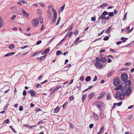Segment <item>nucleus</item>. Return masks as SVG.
<instances>
[{
  "label": "nucleus",
  "instance_id": "f257e3e1",
  "mask_svg": "<svg viewBox=\"0 0 134 134\" xmlns=\"http://www.w3.org/2000/svg\"><path fill=\"white\" fill-rule=\"evenodd\" d=\"M94 104L96 105L98 108H99L102 110V108L103 106V104L102 102L99 101H97L94 102Z\"/></svg>",
  "mask_w": 134,
  "mask_h": 134
},
{
  "label": "nucleus",
  "instance_id": "f03ea898",
  "mask_svg": "<svg viewBox=\"0 0 134 134\" xmlns=\"http://www.w3.org/2000/svg\"><path fill=\"white\" fill-rule=\"evenodd\" d=\"M121 80L123 82H125L127 80L128 76L126 73H123L121 74Z\"/></svg>",
  "mask_w": 134,
  "mask_h": 134
},
{
  "label": "nucleus",
  "instance_id": "7ed1b4c3",
  "mask_svg": "<svg viewBox=\"0 0 134 134\" xmlns=\"http://www.w3.org/2000/svg\"><path fill=\"white\" fill-rule=\"evenodd\" d=\"M120 81L118 77L115 78L113 81V83L115 86H118L120 84Z\"/></svg>",
  "mask_w": 134,
  "mask_h": 134
},
{
  "label": "nucleus",
  "instance_id": "20e7f679",
  "mask_svg": "<svg viewBox=\"0 0 134 134\" xmlns=\"http://www.w3.org/2000/svg\"><path fill=\"white\" fill-rule=\"evenodd\" d=\"M95 65L97 69H100L102 67V64L99 62H96L95 63Z\"/></svg>",
  "mask_w": 134,
  "mask_h": 134
},
{
  "label": "nucleus",
  "instance_id": "39448f33",
  "mask_svg": "<svg viewBox=\"0 0 134 134\" xmlns=\"http://www.w3.org/2000/svg\"><path fill=\"white\" fill-rule=\"evenodd\" d=\"M27 93L31 94V97H34L36 96V93L33 90H29L27 91Z\"/></svg>",
  "mask_w": 134,
  "mask_h": 134
},
{
  "label": "nucleus",
  "instance_id": "423d86ee",
  "mask_svg": "<svg viewBox=\"0 0 134 134\" xmlns=\"http://www.w3.org/2000/svg\"><path fill=\"white\" fill-rule=\"evenodd\" d=\"M38 23V21H37L36 19H34L32 21V24L33 25L34 27H36L37 26Z\"/></svg>",
  "mask_w": 134,
  "mask_h": 134
},
{
  "label": "nucleus",
  "instance_id": "0eeeda50",
  "mask_svg": "<svg viewBox=\"0 0 134 134\" xmlns=\"http://www.w3.org/2000/svg\"><path fill=\"white\" fill-rule=\"evenodd\" d=\"M106 92H101V93L99 94V96L97 98V99L99 100L100 99L104 96L106 94Z\"/></svg>",
  "mask_w": 134,
  "mask_h": 134
},
{
  "label": "nucleus",
  "instance_id": "6e6552de",
  "mask_svg": "<svg viewBox=\"0 0 134 134\" xmlns=\"http://www.w3.org/2000/svg\"><path fill=\"white\" fill-rule=\"evenodd\" d=\"M125 95V94L123 92L120 93L119 94V99L121 100H122L124 98Z\"/></svg>",
  "mask_w": 134,
  "mask_h": 134
},
{
  "label": "nucleus",
  "instance_id": "1a4fd4ad",
  "mask_svg": "<svg viewBox=\"0 0 134 134\" xmlns=\"http://www.w3.org/2000/svg\"><path fill=\"white\" fill-rule=\"evenodd\" d=\"M95 95V93L93 92H91L88 95V97L89 99H91Z\"/></svg>",
  "mask_w": 134,
  "mask_h": 134
},
{
  "label": "nucleus",
  "instance_id": "9d476101",
  "mask_svg": "<svg viewBox=\"0 0 134 134\" xmlns=\"http://www.w3.org/2000/svg\"><path fill=\"white\" fill-rule=\"evenodd\" d=\"M52 10L53 13V17L54 18H57V12L56 10L54 9L53 8H52Z\"/></svg>",
  "mask_w": 134,
  "mask_h": 134
},
{
  "label": "nucleus",
  "instance_id": "9b49d317",
  "mask_svg": "<svg viewBox=\"0 0 134 134\" xmlns=\"http://www.w3.org/2000/svg\"><path fill=\"white\" fill-rule=\"evenodd\" d=\"M15 53V52H12L11 53H7L4 55V57H8L11 55H13Z\"/></svg>",
  "mask_w": 134,
  "mask_h": 134
},
{
  "label": "nucleus",
  "instance_id": "f8f14e48",
  "mask_svg": "<svg viewBox=\"0 0 134 134\" xmlns=\"http://www.w3.org/2000/svg\"><path fill=\"white\" fill-rule=\"evenodd\" d=\"M100 61L102 62L106 63L107 62L106 59L104 57H101Z\"/></svg>",
  "mask_w": 134,
  "mask_h": 134
},
{
  "label": "nucleus",
  "instance_id": "ddd939ff",
  "mask_svg": "<svg viewBox=\"0 0 134 134\" xmlns=\"http://www.w3.org/2000/svg\"><path fill=\"white\" fill-rule=\"evenodd\" d=\"M22 12L23 14L25 15L26 17L27 18H28L29 14L26 12V11L25 10L23 9L22 10Z\"/></svg>",
  "mask_w": 134,
  "mask_h": 134
},
{
  "label": "nucleus",
  "instance_id": "4468645a",
  "mask_svg": "<svg viewBox=\"0 0 134 134\" xmlns=\"http://www.w3.org/2000/svg\"><path fill=\"white\" fill-rule=\"evenodd\" d=\"M108 5V4L107 3H104L100 5L99 8H102L103 7H105L106 6H107Z\"/></svg>",
  "mask_w": 134,
  "mask_h": 134
},
{
  "label": "nucleus",
  "instance_id": "2eb2a0df",
  "mask_svg": "<svg viewBox=\"0 0 134 134\" xmlns=\"http://www.w3.org/2000/svg\"><path fill=\"white\" fill-rule=\"evenodd\" d=\"M105 17L102 14H101V15H100L98 18V20H103L104 19H105Z\"/></svg>",
  "mask_w": 134,
  "mask_h": 134
},
{
  "label": "nucleus",
  "instance_id": "dca6fc26",
  "mask_svg": "<svg viewBox=\"0 0 134 134\" xmlns=\"http://www.w3.org/2000/svg\"><path fill=\"white\" fill-rule=\"evenodd\" d=\"M125 84L126 85L129 86L131 83V82L130 80H126L125 81Z\"/></svg>",
  "mask_w": 134,
  "mask_h": 134
},
{
  "label": "nucleus",
  "instance_id": "f3484780",
  "mask_svg": "<svg viewBox=\"0 0 134 134\" xmlns=\"http://www.w3.org/2000/svg\"><path fill=\"white\" fill-rule=\"evenodd\" d=\"M61 86L60 85H59L57 86L55 88H54V90L52 91L53 92H55L57 90H58L59 88H61Z\"/></svg>",
  "mask_w": 134,
  "mask_h": 134
},
{
  "label": "nucleus",
  "instance_id": "a211bd4d",
  "mask_svg": "<svg viewBox=\"0 0 134 134\" xmlns=\"http://www.w3.org/2000/svg\"><path fill=\"white\" fill-rule=\"evenodd\" d=\"M46 55H44L43 56H42L41 57H38V58H37V59L38 60H42V59H44L45 58H46Z\"/></svg>",
  "mask_w": 134,
  "mask_h": 134
},
{
  "label": "nucleus",
  "instance_id": "6ab92c4d",
  "mask_svg": "<svg viewBox=\"0 0 134 134\" xmlns=\"http://www.w3.org/2000/svg\"><path fill=\"white\" fill-rule=\"evenodd\" d=\"M93 116L95 120H97L98 119V116L94 112H93Z\"/></svg>",
  "mask_w": 134,
  "mask_h": 134
},
{
  "label": "nucleus",
  "instance_id": "aec40b11",
  "mask_svg": "<svg viewBox=\"0 0 134 134\" xmlns=\"http://www.w3.org/2000/svg\"><path fill=\"white\" fill-rule=\"evenodd\" d=\"M56 19L57 18H54L53 17H52V19L51 22V24L52 25L54 24L56 21Z\"/></svg>",
  "mask_w": 134,
  "mask_h": 134
},
{
  "label": "nucleus",
  "instance_id": "412c9836",
  "mask_svg": "<svg viewBox=\"0 0 134 134\" xmlns=\"http://www.w3.org/2000/svg\"><path fill=\"white\" fill-rule=\"evenodd\" d=\"M111 29V27L110 26L106 31L105 32L107 34L109 33L110 32V30Z\"/></svg>",
  "mask_w": 134,
  "mask_h": 134
},
{
  "label": "nucleus",
  "instance_id": "4be33fe9",
  "mask_svg": "<svg viewBox=\"0 0 134 134\" xmlns=\"http://www.w3.org/2000/svg\"><path fill=\"white\" fill-rule=\"evenodd\" d=\"M127 39V38H125L123 37H122L121 38V40H122V43L125 42Z\"/></svg>",
  "mask_w": 134,
  "mask_h": 134
},
{
  "label": "nucleus",
  "instance_id": "5701e85b",
  "mask_svg": "<svg viewBox=\"0 0 134 134\" xmlns=\"http://www.w3.org/2000/svg\"><path fill=\"white\" fill-rule=\"evenodd\" d=\"M127 90H126L124 93L125 96H129L130 95V93L128 92Z\"/></svg>",
  "mask_w": 134,
  "mask_h": 134
},
{
  "label": "nucleus",
  "instance_id": "b1692460",
  "mask_svg": "<svg viewBox=\"0 0 134 134\" xmlns=\"http://www.w3.org/2000/svg\"><path fill=\"white\" fill-rule=\"evenodd\" d=\"M122 87V86L121 85H119L118 86L115 88V90H118L121 88Z\"/></svg>",
  "mask_w": 134,
  "mask_h": 134
},
{
  "label": "nucleus",
  "instance_id": "393cba45",
  "mask_svg": "<svg viewBox=\"0 0 134 134\" xmlns=\"http://www.w3.org/2000/svg\"><path fill=\"white\" fill-rule=\"evenodd\" d=\"M91 80V77L90 76H87L85 79V80L86 82H88Z\"/></svg>",
  "mask_w": 134,
  "mask_h": 134
},
{
  "label": "nucleus",
  "instance_id": "a878e982",
  "mask_svg": "<svg viewBox=\"0 0 134 134\" xmlns=\"http://www.w3.org/2000/svg\"><path fill=\"white\" fill-rule=\"evenodd\" d=\"M114 13L113 12H110L108 13V15L109 17H111L114 15Z\"/></svg>",
  "mask_w": 134,
  "mask_h": 134
},
{
  "label": "nucleus",
  "instance_id": "bb28decb",
  "mask_svg": "<svg viewBox=\"0 0 134 134\" xmlns=\"http://www.w3.org/2000/svg\"><path fill=\"white\" fill-rule=\"evenodd\" d=\"M48 13V16L49 18L50 19H51L52 18V14L50 10H48L47 11Z\"/></svg>",
  "mask_w": 134,
  "mask_h": 134
},
{
  "label": "nucleus",
  "instance_id": "cd10ccee",
  "mask_svg": "<svg viewBox=\"0 0 134 134\" xmlns=\"http://www.w3.org/2000/svg\"><path fill=\"white\" fill-rule=\"evenodd\" d=\"M41 52V51H39V52H36L35 53H33L31 55V56H34L36 54L38 55V54L40 53Z\"/></svg>",
  "mask_w": 134,
  "mask_h": 134
},
{
  "label": "nucleus",
  "instance_id": "c85d7f7f",
  "mask_svg": "<svg viewBox=\"0 0 134 134\" xmlns=\"http://www.w3.org/2000/svg\"><path fill=\"white\" fill-rule=\"evenodd\" d=\"M87 95V94H85L83 95L82 97V101L83 102H84V101L85 100V98L86 97V96Z\"/></svg>",
  "mask_w": 134,
  "mask_h": 134
},
{
  "label": "nucleus",
  "instance_id": "c756f323",
  "mask_svg": "<svg viewBox=\"0 0 134 134\" xmlns=\"http://www.w3.org/2000/svg\"><path fill=\"white\" fill-rule=\"evenodd\" d=\"M59 110L60 109L57 107L54 109V111L55 112H54L56 113H57L59 111Z\"/></svg>",
  "mask_w": 134,
  "mask_h": 134
},
{
  "label": "nucleus",
  "instance_id": "7c9ffc66",
  "mask_svg": "<svg viewBox=\"0 0 134 134\" xmlns=\"http://www.w3.org/2000/svg\"><path fill=\"white\" fill-rule=\"evenodd\" d=\"M102 15L104 16H105V15L108 14V12L106 11H104V12H103L102 13Z\"/></svg>",
  "mask_w": 134,
  "mask_h": 134
},
{
  "label": "nucleus",
  "instance_id": "2f4dec72",
  "mask_svg": "<svg viewBox=\"0 0 134 134\" xmlns=\"http://www.w3.org/2000/svg\"><path fill=\"white\" fill-rule=\"evenodd\" d=\"M50 50L49 48H47L45 49L44 52V54H45L46 53H47Z\"/></svg>",
  "mask_w": 134,
  "mask_h": 134
},
{
  "label": "nucleus",
  "instance_id": "473e14b6",
  "mask_svg": "<svg viewBox=\"0 0 134 134\" xmlns=\"http://www.w3.org/2000/svg\"><path fill=\"white\" fill-rule=\"evenodd\" d=\"M100 116L102 118L104 119L105 117V116L103 113L101 112L100 113Z\"/></svg>",
  "mask_w": 134,
  "mask_h": 134
},
{
  "label": "nucleus",
  "instance_id": "72a5a7b5",
  "mask_svg": "<svg viewBox=\"0 0 134 134\" xmlns=\"http://www.w3.org/2000/svg\"><path fill=\"white\" fill-rule=\"evenodd\" d=\"M15 46L13 44H11L9 46V48L10 49H12Z\"/></svg>",
  "mask_w": 134,
  "mask_h": 134
},
{
  "label": "nucleus",
  "instance_id": "f704fd0d",
  "mask_svg": "<svg viewBox=\"0 0 134 134\" xmlns=\"http://www.w3.org/2000/svg\"><path fill=\"white\" fill-rule=\"evenodd\" d=\"M114 72V71L113 70L112 71L109 73L108 74L107 77H110L113 74Z\"/></svg>",
  "mask_w": 134,
  "mask_h": 134
},
{
  "label": "nucleus",
  "instance_id": "c9c22d12",
  "mask_svg": "<svg viewBox=\"0 0 134 134\" xmlns=\"http://www.w3.org/2000/svg\"><path fill=\"white\" fill-rule=\"evenodd\" d=\"M39 19L40 22L41 23H43V19L41 16H39Z\"/></svg>",
  "mask_w": 134,
  "mask_h": 134
},
{
  "label": "nucleus",
  "instance_id": "e433bc0d",
  "mask_svg": "<svg viewBox=\"0 0 134 134\" xmlns=\"http://www.w3.org/2000/svg\"><path fill=\"white\" fill-rule=\"evenodd\" d=\"M62 52L61 51L58 50L57 51L56 54L57 55H58L62 54Z\"/></svg>",
  "mask_w": 134,
  "mask_h": 134
},
{
  "label": "nucleus",
  "instance_id": "4c0bfd02",
  "mask_svg": "<svg viewBox=\"0 0 134 134\" xmlns=\"http://www.w3.org/2000/svg\"><path fill=\"white\" fill-rule=\"evenodd\" d=\"M127 15V13H126L125 14L124 16V18L123 19V21H124L126 20L127 19V17H126V16Z\"/></svg>",
  "mask_w": 134,
  "mask_h": 134
},
{
  "label": "nucleus",
  "instance_id": "58836bf2",
  "mask_svg": "<svg viewBox=\"0 0 134 134\" xmlns=\"http://www.w3.org/2000/svg\"><path fill=\"white\" fill-rule=\"evenodd\" d=\"M116 104V105H117L118 106H120L122 104V101H120V102L118 103H115Z\"/></svg>",
  "mask_w": 134,
  "mask_h": 134
},
{
  "label": "nucleus",
  "instance_id": "ea45409f",
  "mask_svg": "<svg viewBox=\"0 0 134 134\" xmlns=\"http://www.w3.org/2000/svg\"><path fill=\"white\" fill-rule=\"evenodd\" d=\"M110 95L109 94H108L107 95V98L106 99L107 100H110L111 99L110 98H111V97L110 96Z\"/></svg>",
  "mask_w": 134,
  "mask_h": 134
},
{
  "label": "nucleus",
  "instance_id": "a19ab883",
  "mask_svg": "<svg viewBox=\"0 0 134 134\" xmlns=\"http://www.w3.org/2000/svg\"><path fill=\"white\" fill-rule=\"evenodd\" d=\"M126 90H128L127 91L129 93H131V88L130 86H129Z\"/></svg>",
  "mask_w": 134,
  "mask_h": 134
},
{
  "label": "nucleus",
  "instance_id": "79ce46f5",
  "mask_svg": "<svg viewBox=\"0 0 134 134\" xmlns=\"http://www.w3.org/2000/svg\"><path fill=\"white\" fill-rule=\"evenodd\" d=\"M68 104V103L67 102H66L64 104H63V105L62 106V107L64 109L65 108L66 106Z\"/></svg>",
  "mask_w": 134,
  "mask_h": 134
},
{
  "label": "nucleus",
  "instance_id": "37998d69",
  "mask_svg": "<svg viewBox=\"0 0 134 134\" xmlns=\"http://www.w3.org/2000/svg\"><path fill=\"white\" fill-rule=\"evenodd\" d=\"M74 96H72L69 97L70 101H71L72 100H74Z\"/></svg>",
  "mask_w": 134,
  "mask_h": 134
},
{
  "label": "nucleus",
  "instance_id": "c03bdc74",
  "mask_svg": "<svg viewBox=\"0 0 134 134\" xmlns=\"http://www.w3.org/2000/svg\"><path fill=\"white\" fill-rule=\"evenodd\" d=\"M3 20L1 19H0V27H2L3 25Z\"/></svg>",
  "mask_w": 134,
  "mask_h": 134
},
{
  "label": "nucleus",
  "instance_id": "a18cd8bd",
  "mask_svg": "<svg viewBox=\"0 0 134 134\" xmlns=\"http://www.w3.org/2000/svg\"><path fill=\"white\" fill-rule=\"evenodd\" d=\"M60 19H61V17H60L59 18L57 22V23L55 25H58L59 24L60 22Z\"/></svg>",
  "mask_w": 134,
  "mask_h": 134
},
{
  "label": "nucleus",
  "instance_id": "49530a36",
  "mask_svg": "<svg viewBox=\"0 0 134 134\" xmlns=\"http://www.w3.org/2000/svg\"><path fill=\"white\" fill-rule=\"evenodd\" d=\"M127 87V86H126L124 87H121V88L120 89V90L121 91H124L125 89L126 88V87Z\"/></svg>",
  "mask_w": 134,
  "mask_h": 134
},
{
  "label": "nucleus",
  "instance_id": "de8ad7c7",
  "mask_svg": "<svg viewBox=\"0 0 134 134\" xmlns=\"http://www.w3.org/2000/svg\"><path fill=\"white\" fill-rule=\"evenodd\" d=\"M9 127L11 128V129L12 130L13 132H14L15 133H16L17 132L15 130V129L13 128V127H12V126H9Z\"/></svg>",
  "mask_w": 134,
  "mask_h": 134
},
{
  "label": "nucleus",
  "instance_id": "09e8293b",
  "mask_svg": "<svg viewBox=\"0 0 134 134\" xmlns=\"http://www.w3.org/2000/svg\"><path fill=\"white\" fill-rule=\"evenodd\" d=\"M124 65L125 66H129L131 65V63L130 62H129V63L126 62L125 63Z\"/></svg>",
  "mask_w": 134,
  "mask_h": 134
},
{
  "label": "nucleus",
  "instance_id": "8fccbe9b",
  "mask_svg": "<svg viewBox=\"0 0 134 134\" xmlns=\"http://www.w3.org/2000/svg\"><path fill=\"white\" fill-rule=\"evenodd\" d=\"M27 94V92L25 90H24L23 91V96H25Z\"/></svg>",
  "mask_w": 134,
  "mask_h": 134
},
{
  "label": "nucleus",
  "instance_id": "3c124183",
  "mask_svg": "<svg viewBox=\"0 0 134 134\" xmlns=\"http://www.w3.org/2000/svg\"><path fill=\"white\" fill-rule=\"evenodd\" d=\"M80 79L81 81H83L84 80V78L83 77V76H82L80 77Z\"/></svg>",
  "mask_w": 134,
  "mask_h": 134
},
{
  "label": "nucleus",
  "instance_id": "603ef678",
  "mask_svg": "<svg viewBox=\"0 0 134 134\" xmlns=\"http://www.w3.org/2000/svg\"><path fill=\"white\" fill-rule=\"evenodd\" d=\"M109 39V37L108 36H107L106 37L103 38V40L104 41H107Z\"/></svg>",
  "mask_w": 134,
  "mask_h": 134
},
{
  "label": "nucleus",
  "instance_id": "864d4df0",
  "mask_svg": "<svg viewBox=\"0 0 134 134\" xmlns=\"http://www.w3.org/2000/svg\"><path fill=\"white\" fill-rule=\"evenodd\" d=\"M80 38L78 37L76 39L75 42L73 43V44H74L75 43H76L79 40Z\"/></svg>",
  "mask_w": 134,
  "mask_h": 134
},
{
  "label": "nucleus",
  "instance_id": "5fc2aeb1",
  "mask_svg": "<svg viewBox=\"0 0 134 134\" xmlns=\"http://www.w3.org/2000/svg\"><path fill=\"white\" fill-rule=\"evenodd\" d=\"M91 20L93 21H95L96 20V18L95 17H92L91 18Z\"/></svg>",
  "mask_w": 134,
  "mask_h": 134
},
{
  "label": "nucleus",
  "instance_id": "6e6d98bb",
  "mask_svg": "<svg viewBox=\"0 0 134 134\" xmlns=\"http://www.w3.org/2000/svg\"><path fill=\"white\" fill-rule=\"evenodd\" d=\"M53 89L52 88H51L49 90V91L51 92V93L50 94V96H52L53 93H54L52 91Z\"/></svg>",
  "mask_w": 134,
  "mask_h": 134
},
{
  "label": "nucleus",
  "instance_id": "4d7b16f0",
  "mask_svg": "<svg viewBox=\"0 0 134 134\" xmlns=\"http://www.w3.org/2000/svg\"><path fill=\"white\" fill-rule=\"evenodd\" d=\"M42 42V41L41 40H39L38 42H37L36 43V44L37 45H39Z\"/></svg>",
  "mask_w": 134,
  "mask_h": 134
},
{
  "label": "nucleus",
  "instance_id": "13d9d810",
  "mask_svg": "<svg viewBox=\"0 0 134 134\" xmlns=\"http://www.w3.org/2000/svg\"><path fill=\"white\" fill-rule=\"evenodd\" d=\"M78 33V32L77 30H75V31H74L73 32L74 34L75 35H76Z\"/></svg>",
  "mask_w": 134,
  "mask_h": 134
},
{
  "label": "nucleus",
  "instance_id": "bf43d9fd",
  "mask_svg": "<svg viewBox=\"0 0 134 134\" xmlns=\"http://www.w3.org/2000/svg\"><path fill=\"white\" fill-rule=\"evenodd\" d=\"M130 26H129V27H127L126 29H125V32H127L128 31V32L129 31V30L130 29Z\"/></svg>",
  "mask_w": 134,
  "mask_h": 134
},
{
  "label": "nucleus",
  "instance_id": "052dcab7",
  "mask_svg": "<svg viewBox=\"0 0 134 134\" xmlns=\"http://www.w3.org/2000/svg\"><path fill=\"white\" fill-rule=\"evenodd\" d=\"M41 10L38 9L37 10V13L39 14H40L41 15Z\"/></svg>",
  "mask_w": 134,
  "mask_h": 134
},
{
  "label": "nucleus",
  "instance_id": "680f3d73",
  "mask_svg": "<svg viewBox=\"0 0 134 134\" xmlns=\"http://www.w3.org/2000/svg\"><path fill=\"white\" fill-rule=\"evenodd\" d=\"M19 110L20 111H22L23 110V108L22 106H20L19 107Z\"/></svg>",
  "mask_w": 134,
  "mask_h": 134
},
{
  "label": "nucleus",
  "instance_id": "e2e57ef3",
  "mask_svg": "<svg viewBox=\"0 0 134 134\" xmlns=\"http://www.w3.org/2000/svg\"><path fill=\"white\" fill-rule=\"evenodd\" d=\"M54 39V38L53 37V38H52L49 41H48V43L49 44L50 43L52 42L53 41V40Z\"/></svg>",
  "mask_w": 134,
  "mask_h": 134
},
{
  "label": "nucleus",
  "instance_id": "0e129e2a",
  "mask_svg": "<svg viewBox=\"0 0 134 134\" xmlns=\"http://www.w3.org/2000/svg\"><path fill=\"white\" fill-rule=\"evenodd\" d=\"M93 124H91L89 125L90 128V129H92L93 127Z\"/></svg>",
  "mask_w": 134,
  "mask_h": 134
},
{
  "label": "nucleus",
  "instance_id": "69168bd1",
  "mask_svg": "<svg viewBox=\"0 0 134 134\" xmlns=\"http://www.w3.org/2000/svg\"><path fill=\"white\" fill-rule=\"evenodd\" d=\"M5 122L7 124L9 123L10 122V120L9 119H7L5 121Z\"/></svg>",
  "mask_w": 134,
  "mask_h": 134
},
{
  "label": "nucleus",
  "instance_id": "338daca9",
  "mask_svg": "<svg viewBox=\"0 0 134 134\" xmlns=\"http://www.w3.org/2000/svg\"><path fill=\"white\" fill-rule=\"evenodd\" d=\"M40 5L42 7H44L45 6L44 4L42 3H40Z\"/></svg>",
  "mask_w": 134,
  "mask_h": 134
},
{
  "label": "nucleus",
  "instance_id": "774afa93",
  "mask_svg": "<svg viewBox=\"0 0 134 134\" xmlns=\"http://www.w3.org/2000/svg\"><path fill=\"white\" fill-rule=\"evenodd\" d=\"M72 34V31H71L70 32H69V37H70L71 36Z\"/></svg>",
  "mask_w": 134,
  "mask_h": 134
}]
</instances>
